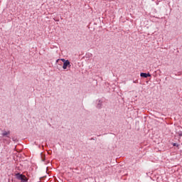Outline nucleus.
Returning a JSON list of instances; mask_svg holds the SVG:
<instances>
[{"instance_id": "1", "label": "nucleus", "mask_w": 182, "mask_h": 182, "mask_svg": "<svg viewBox=\"0 0 182 182\" xmlns=\"http://www.w3.org/2000/svg\"><path fill=\"white\" fill-rule=\"evenodd\" d=\"M59 60H62L63 62V69H68V68L70 69V66L72 65H70V61H69V60H65V58H61L58 59L56 62H59Z\"/></svg>"}, {"instance_id": "2", "label": "nucleus", "mask_w": 182, "mask_h": 182, "mask_svg": "<svg viewBox=\"0 0 182 182\" xmlns=\"http://www.w3.org/2000/svg\"><path fill=\"white\" fill-rule=\"evenodd\" d=\"M16 178L19 180L21 182H28V178L26 176L21 173H16Z\"/></svg>"}, {"instance_id": "3", "label": "nucleus", "mask_w": 182, "mask_h": 182, "mask_svg": "<svg viewBox=\"0 0 182 182\" xmlns=\"http://www.w3.org/2000/svg\"><path fill=\"white\" fill-rule=\"evenodd\" d=\"M2 137H6V139H11V131H6L5 129L1 130Z\"/></svg>"}, {"instance_id": "4", "label": "nucleus", "mask_w": 182, "mask_h": 182, "mask_svg": "<svg viewBox=\"0 0 182 182\" xmlns=\"http://www.w3.org/2000/svg\"><path fill=\"white\" fill-rule=\"evenodd\" d=\"M12 157H13V160H22V159H23V156H22V155L19 154V152L14 154L12 155Z\"/></svg>"}, {"instance_id": "5", "label": "nucleus", "mask_w": 182, "mask_h": 182, "mask_svg": "<svg viewBox=\"0 0 182 182\" xmlns=\"http://www.w3.org/2000/svg\"><path fill=\"white\" fill-rule=\"evenodd\" d=\"M140 76H141V77L147 78V77H151V75L150 73H141Z\"/></svg>"}, {"instance_id": "6", "label": "nucleus", "mask_w": 182, "mask_h": 182, "mask_svg": "<svg viewBox=\"0 0 182 182\" xmlns=\"http://www.w3.org/2000/svg\"><path fill=\"white\" fill-rule=\"evenodd\" d=\"M3 141L6 143V144H9V143H11V138L3 137Z\"/></svg>"}, {"instance_id": "7", "label": "nucleus", "mask_w": 182, "mask_h": 182, "mask_svg": "<svg viewBox=\"0 0 182 182\" xmlns=\"http://www.w3.org/2000/svg\"><path fill=\"white\" fill-rule=\"evenodd\" d=\"M102 100H99L97 104V109H100L102 107Z\"/></svg>"}, {"instance_id": "8", "label": "nucleus", "mask_w": 182, "mask_h": 182, "mask_svg": "<svg viewBox=\"0 0 182 182\" xmlns=\"http://www.w3.org/2000/svg\"><path fill=\"white\" fill-rule=\"evenodd\" d=\"M41 156L42 160H46V156H45V154L41 153Z\"/></svg>"}, {"instance_id": "9", "label": "nucleus", "mask_w": 182, "mask_h": 182, "mask_svg": "<svg viewBox=\"0 0 182 182\" xmlns=\"http://www.w3.org/2000/svg\"><path fill=\"white\" fill-rule=\"evenodd\" d=\"M172 145L173 146V147H178V144L177 143H172Z\"/></svg>"}, {"instance_id": "10", "label": "nucleus", "mask_w": 182, "mask_h": 182, "mask_svg": "<svg viewBox=\"0 0 182 182\" xmlns=\"http://www.w3.org/2000/svg\"><path fill=\"white\" fill-rule=\"evenodd\" d=\"M178 136H180V137H182V131H179L178 132Z\"/></svg>"}, {"instance_id": "11", "label": "nucleus", "mask_w": 182, "mask_h": 182, "mask_svg": "<svg viewBox=\"0 0 182 182\" xmlns=\"http://www.w3.org/2000/svg\"><path fill=\"white\" fill-rule=\"evenodd\" d=\"M91 140H95V138H91Z\"/></svg>"}, {"instance_id": "12", "label": "nucleus", "mask_w": 182, "mask_h": 182, "mask_svg": "<svg viewBox=\"0 0 182 182\" xmlns=\"http://www.w3.org/2000/svg\"><path fill=\"white\" fill-rule=\"evenodd\" d=\"M134 83H136V81H134Z\"/></svg>"}]
</instances>
